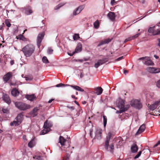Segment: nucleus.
Segmentation results:
<instances>
[{
	"label": "nucleus",
	"mask_w": 160,
	"mask_h": 160,
	"mask_svg": "<svg viewBox=\"0 0 160 160\" xmlns=\"http://www.w3.org/2000/svg\"><path fill=\"white\" fill-rule=\"evenodd\" d=\"M35 47L31 44H28L23 48L21 50L24 55L27 57L31 56L35 51Z\"/></svg>",
	"instance_id": "nucleus-1"
},
{
	"label": "nucleus",
	"mask_w": 160,
	"mask_h": 160,
	"mask_svg": "<svg viewBox=\"0 0 160 160\" xmlns=\"http://www.w3.org/2000/svg\"><path fill=\"white\" fill-rule=\"evenodd\" d=\"M23 119V113H20L18 115L17 117L15 118V120L10 123V125L11 126L14 125L15 126H18L22 122Z\"/></svg>",
	"instance_id": "nucleus-2"
},
{
	"label": "nucleus",
	"mask_w": 160,
	"mask_h": 160,
	"mask_svg": "<svg viewBox=\"0 0 160 160\" xmlns=\"http://www.w3.org/2000/svg\"><path fill=\"white\" fill-rule=\"evenodd\" d=\"M15 106L21 110L25 111L30 109L31 106L22 102H16L15 103Z\"/></svg>",
	"instance_id": "nucleus-3"
},
{
	"label": "nucleus",
	"mask_w": 160,
	"mask_h": 160,
	"mask_svg": "<svg viewBox=\"0 0 160 160\" xmlns=\"http://www.w3.org/2000/svg\"><path fill=\"white\" fill-rule=\"evenodd\" d=\"M130 104L132 107L138 109L142 108V105L140 101L137 99L131 100Z\"/></svg>",
	"instance_id": "nucleus-4"
},
{
	"label": "nucleus",
	"mask_w": 160,
	"mask_h": 160,
	"mask_svg": "<svg viewBox=\"0 0 160 160\" xmlns=\"http://www.w3.org/2000/svg\"><path fill=\"white\" fill-rule=\"evenodd\" d=\"M113 134L111 132H108L106 137V140L105 141V148L106 149L108 150L109 142L110 140L111 137L113 136Z\"/></svg>",
	"instance_id": "nucleus-5"
},
{
	"label": "nucleus",
	"mask_w": 160,
	"mask_h": 160,
	"mask_svg": "<svg viewBox=\"0 0 160 160\" xmlns=\"http://www.w3.org/2000/svg\"><path fill=\"white\" fill-rule=\"evenodd\" d=\"M155 26H154L152 27L149 28L148 30V32L153 35H157L160 34V30L157 29L155 30L154 29Z\"/></svg>",
	"instance_id": "nucleus-6"
},
{
	"label": "nucleus",
	"mask_w": 160,
	"mask_h": 160,
	"mask_svg": "<svg viewBox=\"0 0 160 160\" xmlns=\"http://www.w3.org/2000/svg\"><path fill=\"white\" fill-rule=\"evenodd\" d=\"M52 125L51 123L49 122H48L47 121H45L44 122L43 127L44 128V129L41 131V134L43 135L47 132V131L46 130H45V129H48L50 128L51 127Z\"/></svg>",
	"instance_id": "nucleus-7"
},
{
	"label": "nucleus",
	"mask_w": 160,
	"mask_h": 160,
	"mask_svg": "<svg viewBox=\"0 0 160 160\" xmlns=\"http://www.w3.org/2000/svg\"><path fill=\"white\" fill-rule=\"evenodd\" d=\"M147 70L151 73H157L160 72V68L148 67L146 69Z\"/></svg>",
	"instance_id": "nucleus-8"
},
{
	"label": "nucleus",
	"mask_w": 160,
	"mask_h": 160,
	"mask_svg": "<svg viewBox=\"0 0 160 160\" xmlns=\"http://www.w3.org/2000/svg\"><path fill=\"white\" fill-rule=\"evenodd\" d=\"M44 35L43 33H42L38 34V36L37 38V45L38 48H39L41 46V43L44 38Z\"/></svg>",
	"instance_id": "nucleus-9"
},
{
	"label": "nucleus",
	"mask_w": 160,
	"mask_h": 160,
	"mask_svg": "<svg viewBox=\"0 0 160 160\" xmlns=\"http://www.w3.org/2000/svg\"><path fill=\"white\" fill-rule=\"evenodd\" d=\"M12 76V73L11 72H8L5 74L3 77V79L4 82V83H6L7 82Z\"/></svg>",
	"instance_id": "nucleus-10"
},
{
	"label": "nucleus",
	"mask_w": 160,
	"mask_h": 160,
	"mask_svg": "<svg viewBox=\"0 0 160 160\" xmlns=\"http://www.w3.org/2000/svg\"><path fill=\"white\" fill-rule=\"evenodd\" d=\"M84 5H81L78 7L73 11V15L75 16L79 14L84 9Z\"/></svg>",
	"instance_id": "nucleus-11"
},
{
	"label": "nucleus",
	"mask_w": 160,
	"mask_h": 160,
	"mask_svg": "<svg viewBox=\"0 0 160 160\" xmlns=\"http://www.w3.org/2000/svg\"><path fill=\"white\" fill-rule=\"evenodd\" d=\"M23 11L27 15L31 14L33 12L31 7L29 6H28L25 7L23 10Z\"/></svg>",
	"instance_id": "nucleus-12"
},
{
	"label": "nucleus",
	"mask_w": 160,
	"mask_h": 160,
	"mask_svg": "<svg viewBox=\"0 0 160 160\" xmlns=\"http://www.w3.org/2000/svg\"><path fill=\"white\" fill-rule=\"evenodd\" d=\"M124 101L122 99H120L117 104V106L120 109H124L126 108L127 105H124Z\"/></svg>",
	"instance_id": "nucleus-13"
},
{
	"label": "nucleus",
	"mask_w": 160,
	"mask_h": 160,
	"mask_svg": "<svg viewBox=\"0 0 160 160\" xmlns=\"http://www.w3.org/2000/svg\"><path fill=\"white\" fill-rule=\"evenodd\" d=\"M107 16L111 21H114L116 15L114 12H110L107 14Z\"/></svg>",
	"instance_id": "nucleus-14"
},
{
	"label": "nucleus",
	"mask_w": 160,
	"mask_h": 160,
	"mask_svg": "<svg viewBox=\"0 0 160 160\" xmlns=\"http://www.w3.org/2000/svg\"><path fill=\"white\" fill-rule=\"evenodd\" d=\"M159 105H160V100L156 101L151 105V108H150V109L152 111L154 110Z\"/></svg>",
	"instance_id": "nucleus-15"
},
{
	"label": "nucleus",
	"mask_w": 160,
	"mask_h": 160,
	"mask_svg": "<svg viewBox=\"0 0 160 160\" xmlns=\"http://www.w3.org/2000/svg\"><path fill=\"white\" fill-rule=\"evenodd\" d=\"M82 50V44L81 43H78L75 49V51L73 52L72 54L70 55V56H72L73 55L74 53H78L79 52H80Z\"/></svg>",
	"instance_id": "nucleus-16"
},
{
	"label": "nucleus",
	"mask_w": 160,
	"mask_h": 160,
	"mask_svg": "<svg viewBox=\"0 0 160 160\" xmlns=\"http://www.w3.org/2000/svg\"><path fill=\"white\" fill-rule=\"evenodd\" d=\"M111 39L109 38L101 40L99 44L98 45V47H99L103 44H108L109 42H111Z\"/></svg>",
	"instance_id": "nucleus-17"
},
{
	"label": "nucleus",
	"mask_w": 160,
	"mask_h": 160,
	"mask_svg": "<svg viewBox=\"0 0 160 160\" xmlns=\"http://www.w3.org/2000/svg\"><path fill=\"white\" fill-rule=\"evenodd\" d=\"M95 138L98 139L100 140L102 136V130L100 129H97L96 131Z\"/></svg>",
	"instance_id": "nucleus-18"
},
{
	"label": "nucleus",
	"mask_w": 160,
	"mask_h": 160,
	"mask_svg": "<svg viewBox=\"0 0 160 160\" xmlns=\"http://www.w3.org/2000/svg\"><path fill=\"white\" fill-rule=\"evenodd\" d=\"M39 109L37 107H35L30 112L31 115L33 117L36 116L38 114V111Z\"/></svg>",
	"instance_id": "nucleus-19"
},
{
	"label": "nucleus",
	"mask_w": 160,
	"mask_h": 160,
	"mask_svg": "<svg viewBox=\"0 0 160 160\" xmlns=\"http://www.w3.org/2000/svg\"><path fill=\"white\" fill-rule=\"evenodd\" d=\"M140 33H138V34H136L135 35H134L132 37H130L126 38L124 40V42L126 43L128 41H130L132 40L135 39V38H138L140 35Z\"/></svg>",
	"instance_id": "nucleus-20"
},
{
	"label": "nucleus",
	"mask_w": 160,
	"mask_h": 160,
	"mask_svg": "<svg viewBox=\"0 0 160 160\" xmlns=\"http://www.w3.org/2000/svg\"><path fill=\"white\" fill-rule=\"evenodd\" d=\"M147 58L145 61L144 64L147 66H153L154 64L153 62L150 59L149 57Z\"/></svg>",
	"instance_id": "nucleus-21"
},
{
	"label": "nucleus",
	"mask_w": 160,
	"mask_h": 160,
	"mask_svg": "<svg viewBox=\"0 0 160 160\" xmlns=\"http://www.w3.org/2000/svg\"><path fill=\"white\" fill-rule=\"evenodd\" d=\"M146 128L145 125L144 124L140 126L138 130L136 133V135H138L143 132Z\"/></svg>",
	"instance_id": "nucleus-22"
},
{
	"label": "nucleus",
	"mask_w": 160,
	"mask_h": 160,
	"mask_svg": "<svg viewBox=\"0 0 160 160\" xmlns=\"http://www.w3.org/2000/svg\"><path fill=\"white\" fill-rule=\"evenodd\" d=\"M3 99L4 101L8 104L11 103V101L8 95L5 94L3 95Z\"/></svg>",
	"instance_id": "nucleus-23"
},
{
	"label": "nucleus",
	"mask_w": 160,
	"mask_h": 160,
	"mask_svg": "<svg viewBox=\"0 0 160 160\" xmlns=\"http://www.w3.org/2000/svg\"><path fill=\"white\" fill-rule=\"evenodd\" d=\"M25 98L28 100L30 101H33L36 99V97L34 94L26 95Z\"/></svg>",
	"instance_id": "nucleus-24"
},
{
	"label": "nucleus",
	"mask_w": 160,
	"mask_h": 160,
	"mask_svg": "<svg viewBox=\"0 0 160 160\" xmlns=\"http://www.w3.org/2000/svg\"><path fill=\"white\" fill-rule=\"evenodd\" d=\"M131 152L133 153H135L137 152L138 150V147L136 144H133L131 147Z\"/></svg>",
	"instance_id": "nucleus-25"
},
{
	"label": "nucleus",
	"mask_w": 160,
	"mask_h": 160,
	"mask_svg": "<svg viewBox=\"0 0 160 160\" xmlns=\"http://www.w3.org/2000/svg\"><path fill=\"white\" fill-rule=\"evenodd\" d=\"M103 90V89L101 87H98L95 89V92L98 95H101Z\"/></svg>",
	"instance_id": "nucleus-26"
},
{
	"label": "nucleus",
	"mask_w": 160,
	"mask_h": 160,
	"mask_svg": "<svg viewBox=\"0 0 160 160\" xmlns=\"http://www.w3.org/2000/svg\"><path fill=\"white\" fill-rule=\"evenodd\" d=\"M11 93L12 96L16 97L18 95L19 92L16 88H14L12 90Z\"/></svg>",
	"instance_id": "nucleus-27"
},
{
	"label": "nucleus",
	"mask_w": 160,
	"mask_h": 160,
	"mask_svg": "<svg viewBox=\"0 0 160 160\" xmlns=\"http://www.w3.org/2000/svg\"><path fill=\"white\" fill-rule=\"evenodd\" d=\"M130 105L128 104H127L126 106V108H124V109H120L119 111H117L116 112V113H121L122 112L126 111L129 108Z\"/></svg>",
	"instance_id": "nucleus-28"
},
{
	"label": "nucleus",
	"mask_w": 160,
	"mask_h": 160,
	"mask_svg": "<svg viewBox=\"0 0 160 160\" xmlns=\"http://www.w3.org/2000/svg\"><path fill=\"white\" fill-rule=\"evenodd\" d=\"M59 140V142L61 144L62 146H64L65 145L64 143L66 141V140L62 136H60Z\"/></svg>",
	"instance_id": "nucleus-29"
},
{
	"label": "nucleus",
	"mask_w": 160,
	"mask_h": 160,
	"mask_svg": "<svg viewBox=\"0 0 160 160\" xmlns=\"http://www.w3.org/2000/svg\"><path fill=\"white\" fill-rule=\"evenodd\" d=\"M71 87L73 88L74 89L78 91H81V92H83L84 91V90L81 88L80 87L77 86H73V85H70V86Z\"/></svg>",
	"instance_id": "nucleus-30"
},
{
	"label": "nucleus",
	"mask_w": 160,
	"mask_h": 160,
	"mask_svg": "<svg viewBox=\"0 0 160 160\" xmlns=\"http://www.w3.org/2000/svg\"><path fill=\"white\" fill-rule=\"evenodd\" d=\"M35 145V141L34 139H32L28 143V146L30 148H32Z\"/></svg>",
	"instance_id": "nucleus-31"
},
{
	"label": "nucleus",
	"mask_w": 160,
	"mask_h": 160,
	"mask_svg": "<svg viewBox=\"0 0 160 160\" xmlns=\"http://www.w3.org/2000/svg\"><path fill=\"white\" fill-rule=\"evenodd\" d=\"M98 61L100 64L102 65L107 62L108 61V58H103L102 59H99Z\"/></svg>",
	"instance_id": "nucleus-32"
},
{
	"label": "nucleus",
	"mask_w": 160,
	"mask_h": 160,
	"mask_svg": "<svg viewBox=\"0 0 160 160\" xmlns=\"http://www.w3.org/2000/svg\"><path fill=\"white\" fill-rule=\"evenodd\" d=\"M18 39H19L20 40H22V41H25L27 39L22 34H20L18 35Z\"/></svg>",
	"instance_id": "nucleus-33"
},
{
	"label": "nucleus",
	"mask_w": 160,
	"mask_h": 160,
	"mask_svg": "<svg viewBox=\"0 0 160 160\" xmlns=\"http://www.w3.org/2000/svg\"><path fill=\"white\" fill-rule=\"evenodd\" d=\"M103 125L104 127H105L107 123V118L106 116L105 115H103Z\"/></svg>",
	"instance_id": "nucleus-34"
},
{
	"label": "nucleus",
	"mask_w": 160,
	"mask_h": 160,
	"mask_svg": "<svg viewBox=\"0 0 160 160\" xmlns=\"http://www.w3.org/2000/svg\"><path fill=\"white\" fill-rule=\"evenodd\" d=\"M99 21L98 20H97L94 23V26L95 28H98L99 26Z\"/></svg>",
	"instance_id": "nucleus-35"
},
{
	"label": "nucleus",
	"mask_w": 160,
	"mask_h": 160,
	"mask_svg": "<svg viewBox=\"0 0 160 160\" xmlns=\"http://www.w3.org/2000/svg\"><path fill=\"white\" fill-rule=\"evenodd\" d=\"M42 61L43 63H49L48 60L47 58L45 56H44L42 58Z\"/></svg>",
	"instance_id": "nucleus-36"
},
{
	"label": "nucleus",
	"mask_w": 160,
	"mask_h": 160,
	"mask_svg": "<svg viewBox=\"0 0 160 160\" xmlns=\"http://www.w3.org/2000/svg\"><path fill=\"white\" fill-rule=\"evenodd\" d=\"M80 38L78 34H75L73 36V38L74 40H77Z\"/></svg>",
	"instance_id": "nucleus-37"
},
{
	"label": "nucleus",
	"mask_w": 160,
	"mask_h": 160,
	"mask_svg": "<svg viewBox=\"0 0 160 160\" xmlns=\"http://www.w3.org/2000/svg\"><path fill=\"white\" fill-rule=\"evenodd\" d=\"M110 150L109 151L111 152H112L114 149V146L113 143L110 144L109 146Z\"/></svg>",
	"instance_id": "nucleus-38"
},
{
	"label": "nucleus",
	"mask_w": 160,
	"mask_h": 160,
	"mask_svg": "<svg viewBox=\"0 0 160 160\" xmlns=\"http://www.w3.org/2000/svg\"><path fill=\"white\" fill-rule=\"evenodd\" d=\"M21 83V82H20L16 81L15 83L11 82L10 83V86H15V85H18V84H20V83Z\"/></svg>",
	"instance_id": "nucleus-39"
},
{
	"label": "nucleus",
	"mask_w": 160,
	"mask_h": 160,
	"mask_svg": "<svg viewBox=\"0 0 160 160\" xmlns=\"http://www.w3.org/2000/svg\"><path fill=\"white\" fill-rule=\"evenodd\" d=\"M2 110L4 113H8L9 112V111L7 108H2Z\"/></svg>",
	"instance_id": "nucleus-40"
},
{
	"label": "nucleus",
	"mask_w": 160,
	"mask_h": 160,
	"mask_svg": "<svg viewBox=\"0 0 160 160\" xmlns=\"http://www.w3.org/2000/svg\"><path fill=\"white\" fill-rule=\"evenodd\" d=\"M69 86L68 84H64L62 83H59L56 85V86L57 87H65L66 86Z\"/></svg>",
	"instance_id": "nucleus-41"
},
{
	"label": "nucleus",
	"mask_w": 160,
	"mask_h": 160,
	"mask_svg": "<svg viewBox=\"0 0 160 160\" xmlns=\"http://www.w3.org/2000/svg\"><path fill=\"white\" fill-rule=\"evenodd\" d=\"M141 153H142V151H139L138 152V154L136 156H135V157H134V159H136L138 158H139L141 155Z\"/></svg>",
	"instance_id": "nucleus-42"
},
{
	"label": "nucleus",
	"mask_w": 160,
	"mask_h": 160,
	"mask_svg": "<svg viewBox=\"0 0 160 160\" xmlns=\"http://www.w3.org/2000/svg\"><path fill=\"white\" fill-rule=\"evenodd\" d=\"M53 50L51 48H48V52L49 54H51L52 53Z\"/></svg>",
	"instance_id": "nucleus-43"
},
{
	"label": "nucleus",
	"mask_w": 160,
	"mask_h": 160,
	"mask_svg": "<svg viewBox=\"0 0 160 160\" xmlns=\"http://www.w3.org/2000/svg\"><path fill=\"white\" fill-rule=\"evenodd\" d=\"M64 4H61L58 5V6L55 7V10H56L59 9L60 7L63 6Z\"/></svg>",
	"instance_id": "nucleus-44"
},
{
	"label": "nucleus",
	"mask_w": 160,
	"mask_h": 160,
	"mask_svg": "<svg viewBox=\"0 0 160 160\" xmlns=\"http://www.w3.org/2000/svg\"><path fill=\"white\" fill-rule=\"evenodd\" d=\"M5 24L8 27H10L11 26V24L10 22L8 21V20H6L5 22Z\"/></svg>",
	"instance_id": "nucleus-45"
},
{
	"label": "nucleus",
	"mask_w": 160,
	"mask_h": 160,
	"mask_svg": "<svg viewBox=\"0 0 160 160\" xmlns=\"http://www.w3.org/2000/svg\"><path fill=\"white\" fill-rule=\"evenodd\" d=\"M100 65H101L98 61V62L94 64V67L96 68H98Z\"/></svg>",
	"instance_id": "nucleus-46"
},
{
	"label": "nucleus",
	"mask_w": 160,
	"mask_h": 160,
	"mask_svg": "<svg viewBox=\"0 0 160 160\" xmlns=\"http://www.w3.org/2000/svg\"><path fill=\"white\" fill-rule=\"evenodd\" d=\"M148 57H143L140 58L138 59V60H144L145 61V60H146V59L147 58H148Z\"/></svg>",
	"instance_id": "nucleus-47"
},
{
	"label": "nucleus",
	"mask_w": 160,
	"mask_h": 160,
	"mask_svg": "<svg viewBox=\"0 0 160 160\" xmlns=\"http://www.w3.org/2000/svg\"><path fill=\"white\" fill-rule=\"evenodd\" d=\"M156 85L158 88H160V79L157 81Z\"/></svg>",
	"instance_id": "nucleus-48"
},
{
	"label": "nucleus",
	"mask_w": 160,
	"mask_h": 160,
	"mask_svg": "<svg viewBox=\"0 0 160 160\" xmlns=\"http://www.w3.org/2000/svg\"><path fill=\"white\" fill-rule=\"evenodd\" d=\"M67 107L69 109L71 110H74L75 109V108L73 106H67Z\"/></svg>",
	"instance_id": "nucleus-49"
},
{
	"label": "nucleus",
	"mask_w": 160,
	"mask_h": 160,
	"mask_svg": "<svg viewBox=\"0 0 160 160\" xmlns=\"http://www.w3.org/2000/svg\"><path fill=\"white\" fill-rule=\"evenodd\" d=\"M124 58V57L123 56H121V57H120L118 58L116 60V61H120L122 59H123Z\"/></svg>",
	"instance_id": "nucleus-50"
},
{
	"label": "nucleus",
	"mask_w": 160,
	"mask_h": 160,
	"mask_svg": "<svg viewBox=\"0 0 160 160\" xmlns=\"http://www.w3.org/2000/svg\"><path fill=\"white\" fill-rule=\"evenodd\" d=\"M121 139L122 138L121 137H118V138L117 139V142L118 143H120V142H121Z\"/></svg>",
	"instance_id": "nucleus-51"
},
{
	"label": "nucleus",
	"mask_w": 160,
	"mask_h": 160,
	"mask_svg": "<svg viewBox=\"0 0 160 160\" xmlns=\"http://www.w3.org/2000/svg\"><path fill=\"white\" fill-rule=\"evenodd\" d=\"M159 145H160V141H158V142L154 146V147H157Z\"/></svg>",
	"instance_id": "nucleus-52"
},
{
	"label": "nucleus",
	"mask_w": 160,
	"mask_h": 160,
	"mask_svg": "<svg viewBox=\"0 0 160 160\" xmlns=\"http://www.w3.org/2000/svg\"><path fill=\"white\" fill-rule=\"evenodd\" d=\"M128 72V71L125 70V69H124L123 71V73L124 74H126Z\"/></svg>",
	"instance_id": "nucleus-53"
},
{
	"label": "nucleus",
	"mask_w": 160,
	"mask_h": 160,
	"mask_svg": "<svg viewBox=\"0 0 160 160\" xmlns=\"http://www.w3.org/2000/svg\"><path fill=\"white\" fill-rule=\"evenodd\" d=\"M14 63V60H11L10 61V64L11 65H13Z\"/></svg>",
	"instance_id": "nucleus-54"
},
{
	"label": "nucleus",
	"mask_w": 160,
	"mask_h": 160,
	"mask_svg": "<svg viewBox=\"0 0 160 160\" xmlns=\"http://www.w3.org/2000/svg\"><path fill=\"white\" fill-rule=\"evenodd\" d=\"M84 76V74L82 73V72H81V73H80V77L81 78H82Z\"/></svg>",
	"instance_id": "nucleus-55"
},
{
	"label": "nucleus",
	"mask_w": 160,
	"mask_h": 160,
	"mask_svg": "<svg viewBox=\"0 0 160 160\" xmlns=\"http://www.w3.org/2000/svg\"><path fill=\"white\" fill-rule=\"evenodd\" d=\"M115 2V0H111V4L113 5Z\"/></svg>",
	"instance_id": "nucleus-56"
},
{
	"label": "nucleus",
	"mask_w": 160,
	"mask_h": 160,
	"mask_svg": "<svg viewBox=\"0 0 160 160\" xmlns=\"http://www.w3.org/2000/svg\"><path fill=\"white\" fill-rule=\"evenodd\" d=\"M71 97L72 98L75 99H77V98L74 95H72L71 96Z\"/></svg>",
	"instance_id": "nucleus-57"
},
{
	"label": "nucleus",
	"mask_w": 160,
	"mask_h": 160,
	"mask_svg": "<svg viewBox=\"0 0 160 160\" xmlns=\"http://www.w3.org/2000/svg\"><path fill=\"white\" fill-rule=\"evenodd\" d=\"M54 99H52L50 100H49L48 101V102L49 103H51L53 100H54Z\"/></svg>",
	"instance_id": "nucleus-58"
},
{
	"label": "nucleus",
	"mask_w": 160,
	"mask_h": 160,
	"mask_svg": "<svg viewBox=\"0 0 160 160\" xmlns=\"http://www.w3.org/2000/svg\"><path fill=\"white\" fill-rule=\"evenodd\" d=\"M158 41L159 42L158 45L160 47V38L158 39Z\"/></svg>",
	"instance_id": "nucleus-59"
},
{
	"label": "nucleus",
	"mask_w": 160,
	"mask_h": 160,
	"mask_svg": "<svg viewBox=\"0 0 160 160\" xmlns=\"http://www.w3.org/2000/svg\"><path fill=\"white\" fill-rule=\"evenodd\" d=\"M74 102L76 103L77 105H78L79 106V103H78V102L76 101H74Z\"/></svg>",
	"instance_id": "nucleus-60"
},
{
	"label": "nucleus",
	"mask_w": 160,
	"mask_h": 160,
	"mask_svg": "<svg viewBox=\"0 0 160 160\" xmlns=\"http://www.w3.org/2000/svg\"><path fill=\"white\" fill-rule=\"evenodd\" d=\"M154 57L156 58V59H158L159 58L158 56H157L156 55H154Z\"/></svg>",
	"instance_id": "nucleus-61"
},
{
	"label": "nucleus",
	"mask_w": 160,
	"mask_h": 160,
	"mask_svg": "<svg viewBox=\"0 0 160 160\" xmlns=\"http://www.w3.org/2000/svg\"><path fill=\"white\" fill-rule=\"evenodd\" d=\"M151 105L150 104H148V107L150 109V108H151Z\"/></svg>",
	"instance_id": "nucleus-62"
},
{
	"label": "nucleus",
	"mask_w": 160,
	"mask_h": 160,
	"mask_svg": "<svg viewBox=\"0 0 160 160\" xmlns=\"http://www.w3.org/2000/svg\"><path fill=\"white\" fill-rule=\"evenodd\" d=\"M78 61L81 62H82L83 61V60L81 59L79 60Z\"/></svg>",
	"instance_id": "nucleus-63"
},
{
	"label": "nucleus",
	"mask_w": 160,
	"mask_h": 160,
	"mask_svg": "<svg viewBox=\"0 0 160 160\" xmlns=\"http://www.w3.org/2000/svg\"><path fill=\"white\" fill-rule=\"evenodd\" d=\"M3 132V131L0 129V133H2Z\"/></svg>",
	"instance_id": "nucleus-64"
}]
</instances>
